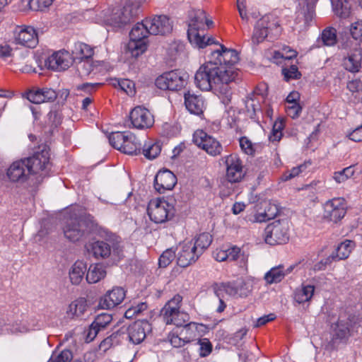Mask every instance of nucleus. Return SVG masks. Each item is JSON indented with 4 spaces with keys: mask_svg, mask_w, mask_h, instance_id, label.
Here are the masks:
<instances>
[{
    "mask_svg": "<svg viewBox=\"0 0 362 362\" xmlns=\"http://www.w3.org/2000/svg\"><path fill=\"white\" fill-rule=\"evenodd\" d=\"M221 49L212 51L209 61L202 65L194 76L197 86L202 90L213 89L222 103L228 105L232 99V84L238 76L233 67L238 60V52L220 45Z\"/></svg>",
    "mask_w": 362,
    "mask_h": 362,
    "instance_id": "nucleus-1",
    "label": "nucleus"
},
{
    "mask_svg": "<svg viewBox=\"0 0 362 362\" xmlns=\"http://www.w3.org/2000/svg\"><path fill=\"white\" fill-rule=\"evenodd\" d=\"M96 224L90 215L70 217L63 226L64 237L70 242L76 243L86 239Z\"/></svg>",
    "mask_w": 362,
    "mask_h": 362,
    "instance_id": "nucleus-2",
    "label": "nucleus"
},
{
    "mask_svg": "<svg viewBox=\"0 0 362 362\" xmlns=\"http://www.w3.org/2000/svg\"><path fill=\"white\" fill-rule=\"evenodd\" d=\"M281 33V28L278 16L273 13L265 15L256 23L252 36V42L257 45L267 37L274 38Z\"/></svg>",
    "mask_w": 362,
    "mask_h": 362,
    "instance_id": "nucleus-3",
    "label": "nucleus"
},
{
    "mask_svg": "<svg viewBox=\"0 0 362 362\" xmlns=\"http://www.w3.org/2000/svg\"><path fill=\"white\" fill-rule=\"evenodd\" d=\"M148 34L150 33L145 20L132 28L129 33L130 40L127 46L132 57H137L146 50Z\"/></svg>",
    "mask_w": 362,
    "mask_h": 362,
    "instance_id": "nucleus-4",
    "label": "nucleus"
},
{
    "mask_svg": "<svg viewBox=\"0 0 362 362\" xmlns=\"http://www.w3.org/2000/svg\"><path fill=\"white\" fill-rule=\"evenodd\" d=\"M213 21L207 19L206 13L203 10H197L191 15V20L187 30V37L192 45H203L199 31L204 30L205 28H210Z\"/></svg>",
    "mask_w": 362,
    "mask_h": 362,
    "instance_id": "nucleus-5",
    "label": "nucleus"
},
{
    "mask_svg": "<svg viewBox=\"0 0 362 362\" xmlns=\"http://www.w3.org/2000/svg\"><path fill=\"white\" fill-rule=\"evenodd\" d=\"M288 228L286 219L276 220L267 225L264 229L266 243L271 245L286 243L289 239Z\"/></svg>",
    "mask_w": 362,
    "mask_h": 362,
    "instance_id": "nucleus-6",
    "label": "nucleus"
},
{
    "mask_svg": "<svg viewBox=\"0 0 362 362\" xmlns=\"http://www.w3.org/2000/svg\"><path fill=\"white\" fill-rule=\"evenodd\" d=\"M174 207L164 199H155L149 202L147 213L151 221L157 223H164L174 216Z\"/></svg>",
    "mask_w": 362,
    "mask_h": 362,
    "instance_id": "nucleus-7",
    "label": "nucleus"
},
{
    "mask_svg": "<svg viewBox=\"0 0 362 362\" xmlns=\"http://www.w3.org/2000/svg\"><path fill=\"white\" fill-rule=\"evenodd\" d=\"M187 76L178 71H171L158 76L155 82L156 86L161 90L177 91L181 90L187 84Z\"/></svg>",
    "mask_w": 362,
    "mask_h": 362,
    "instance_id": "nucleus-8",
    "label": "nucleus"
},
{
    "mask_svg": "<svg viewBox=\"0 0 362 362\" xmlns=\"http://www.w3.org/2000/svg\"><path fill=\"white\" fill-rule=\"evenodd\" d=\"M140 2L138 0H125L121 8L112 14L111 20L118 26L133 21L138 16Z\"/></svg>",
    "mask_w": 362,
    "mask_h": 362,
    "instance_id": "nucleus-9",
    "label": "nucleus"
},
{
    "mask_svg": "<svg viewBox=\"0 0 362 362\" xmlns=\"http://www.w3.org/2000/svg\"><path fill=\"white\" fill-rule=\"evenodd\" d=\"M192 141L196 146L212 156H219L223 151V146L221 143L202 129H197L194 132Z\"/></svg>",
    "mask_w": 362,
    "mask_h": 362,
    "instance_id": "nucleus-10",
    "label": "nucleus"
},
{
    "mask_svg": "<svg viewBox=\"0 0 362 362\" xmlns=\"http://www.w3.org/2000/svg\"><path fill=\"white\" fill-rule=\"evenodd\" d=\"M89 251L97 258L105 259L108 257L112 251L117 255L122 251L120 241L118 237L104 240H97L90 245Z\"/></svg>",
    "mask_w": 362,
    "mask_h": 362,
    "instance_id": "nucleus-11",
    "label": "nucleus"
},
{
    "mask_svg": "<svg viewBox=\"0 0 362 362\" xmlns=\"http://www.w3.org/2000/svg\"><path fill=\"white\" fill-rule=\"evenodd\" d=\"M154 124V116L147 108L136 106L129 113V127L137 129L151 128Z\"/></svg>",
    "mask_w": 362,
    "mask_h": 362,
    "instance_id": "nucleus-12",
    "label": "nucleus"
},
{
    "mask_svg": "<svg viewBox=\"0 0 362 362\" xmlns=\"http://www.w3.org/2000/svg\"><path fill=\"white\" fill-rule=\"evenodd\" d=\"M25 160L30 174L41 173L40 176L47 175V170L50 165L48 151L42 150L41 152H36L32 157L25 158Z\"/></svg>",
    "mask_w": 362,
    "mask_h": 362,
    "instance_id": "nucleus-13",
    "label": "nucleus"
},
{
    "mask_svg": "<svg viewBox=\"0 0 362 362\" xmlns=\"http://www.w3.org/2000/svg\"><path fill=\"white\" fill-rule=\"evenodd\" d=\"M177 263L183 268L194 264L201 256L193 245V241L183 242L177 247Z\"/></svg>",
    "mask_w": 362,
    "mask_h": 362,
    "instance_id": "nucleus-14",
    "label": "nucleus"
},
{
    "mask_svg": "<svg viewBox=\"0 0 362 362\" xmlns=\"http://www.w3.org/2000/svg\"><path fill=\"white\" fill-rule=\"evenodd\" d=\"M346 209V202L344 198H334L325 203L324 216L329 221L337 223L344 217Z\"/></svg>",
    "mask_w": 362,
    "mask_h": 362,
    "instance_id": "nucleus-15",
    "label": "nucleus"
},
{
    "mask_svg": "<svg viewBox=\"0 0 362 362\" xmlns=\"http://www.w3.org/2000/svg\"><path fill=\"white\" fill-rule=\"evenodd\" d=\"M145 22L151 35H165L173 30L172 22L168 16L164 15L146 18Z\"/></svg>",
    "mask_w": 362,
    "mask_h": 362,
    "instance_id": "nucleus-16",
    "label": "nucleus"
},
{
    "mask_svg": "<svg viewBox=\"0 0 362 362\" xmlns=\"http://www.w3.org/2000/svg\"><path fill=\"white\" fill-rule=\"evenodd\" d=\"M151 329V327L148 321H136L126 329L127 339L133 344H139L144 340L146 333Z\"/></svg>",
    "mask_w": 362,
    "mask_h": 362,
    "instance_id": "nucleus-17",
    "label": "nucleus"
},
{
    "mask_svg": "<svg viewBox=\"0 0 362 362\" xmlns=\"http://www.w3.org/2000/svg\"><path fill=\"white\" fill-rule=\"evenodd\" d=\"M126 296V291L119 286H115L106 292L98 303V307L102 309H111L119 305Z\"/></svg>",
    "mask_w": 362,
    "mask_h": 362,
    "instance_id": "nucleus-18",
    "label": "nucleus"
},
{
    "mask_svg": "<svg viewBox=\"0 0 362 362\" xmlns=\"http://www.w3.org/2000/svg\"><path fill=\"white\" fill-rule=\"evenodd\" d=\"M226 179L228 182H238L245 176L242 160L235 155H230L226 158Z\"/></svg>",
    "mask_w": 362,
    "mask_h": 362,
    "instance_id": "nucleus-19",
    "label": "nucleus"
},
{
    "mask_svg": "<svg viewBox=\"0 0 362 362\" xmlns=\"http://www.w3.org/2000/svg\"><path fill=\"white\" fill-rule=\"evenodd\" d=\"M177 183L176 176L169 170H160L154 179V188L160 194L172 190Z\"/></svg>",
    "mask_w": 362,
    "mask_h": 362,
    "instance_id": "nucleus-20",
    "label": "nucleus"
},
{
    "mask_svg": "<svg viewBox=\"0 0 362 362\" xmlns=\"http://www.w3.org/2000/svg\"><path fill=\"white\" fill-rule=\"evenodd\" d=\"M58 97V93L50 88H33L27 93V98L29 101L35 104L50 103L54 101Z\"/></svg>",
    "mask_w": 362,
    "mask_h": 362,
    "instance_id": "nucleus-21",
    "label": "nucleus"
},
{
    "mask_svg": "<svg viewBox=\"0 0 362 362\" xmlns=\"http://www.w3.org/2000/svg\"><path fill=\"white\" fill-rule=\"evenodd\" d=\"M6 175L11 182H24L30 175L25 158L14 161L8 168Z\"/></svg>",
    "mask_w": 362,
    "mask_h": 362,
    "instance_id": "nucleus-22",
    "label": "nucleus"
},
{
    "mask_svg": "<svg viewBox=\"0 0 362 362\" xmlns=\"http://www.w3.org/2000/svg\"><path fill=\"white\" fill-rule=\"evenodd\" d=\"M44 66L48 69L61 71L69 66V53L59 51L44 60Z\"/></svg>",
    "mask_w": 362,
    "mask_h": 362,
    "instance_id": "nucleus-23",
    "label": "nucleus"
},
{
    "mask_svg": "<svg viewBox=\"0 0 362 362\" xmlns=\"http://www.w3.org/2000/svg\"><path fill=\"white\" fill-rule=\"evenodd\" d=\"M16 41L17 44L28 48H35L38 44L36 30L31 26H23L18 32Z\"/></svg>",
    "mask_w": 362,
    "mask_h": 362,
    "instance_id": "nucleus-24",
    "label": "nucleus"
},
{
    "mask_svg": "<svg viewBox=\"0 0 362 362\" xmlns=\"http://www.w3.org/2000/svg\"><path fill=\"white\" fill-rule=\"evenodd\" d=\"M185 104L192 114L201 115L204 112V102L201 95L191 94L189 92L185 93Z\"/></svg>",
    "mask_w": 362,
    "mask_h": 362,
    "instance_id": "nucleus-25",
    "label": "nucleus"
},
{
    "mask_svg": "<svg viewBox=\"0 0 362 362\" xmlns=\"http://www.w3.org/2000/svg\"><path fill=\"white\" fill-rule=\"evenodd\" d=\"M121 152L129 155H137L141 153V144L139 142L136 136L132 132H127Z\"/></svg>",
    "mask_w": 362,
    "mask_h": 362,
    "instance_id": "nucleus-26",
    "label": "nucleus"
},
{
    "mask_svg": "<svg viewBox=\"0 0 362 362\" xmlns=\"http://www.w3.org/2000/svg\"><path fill=\"white\" fill-rule=\"evenodd\" d=\"M354 247L355 243L354 241L346 240L338 245L330 256L334 257V262L345 259L349 257Z\"/></svg>",
    "mask_w": 362,
    "mask_h": 362,
    "instance_id": "nucleus-27",
    "label": "nucleus"
},
{
    "mask_svg": "<svg viewBox=\"0 0 362 362\" xmlns=\"http://www.w3.org/2000/svg\"><path fill=\"white\" fill-rule=\"evenodd\" d=\"M245 284L240 282H224L225 293L233 297L247 296L249 291L245 288Z\"/></svg>",
    "mask_w": 362,
    "mask_h": 362,
    "instance_id": "nucleus-28",
    "label": "nucleus"
},
{
    "mask_svg": "<svg viewBox=\"0 0 362 362\" xmlns=\"http://www.w3.org/2000/svg\"><path fill=\"white\" fill-rule=\"evenodd\" d=\"M62 122V114L55 105L52 107L47 115L45 121V126L49 128V131L52 133Z\"/></svg>",
    "mask_w": 362,
    "mask_h": 362,
    "instance_id": "nucleus-29",
    "label": "nucleus"
},
{
    "mask_svg": "<svg viewBox=\"0 0 362 362\" xmlns=\"http://www.w3.org/2000/svg\"><path fill=\"white\" fill-rule=\"evenodd\" d=\"M86 271V264L82 261H76L69 270V277L71 283L78 285L83 280Z\"/></svg>",
    "mask_w": 362,
    "mask_h": 362,
    "instance_id": "nucleus-30",
    "label": "nucleus"
},
{
    "mask_svg": "<svg viewBox=\"0 0 362 362\" xmlns=\"http://www.w3.org/2000/svg\"><path fill=\"white\" fill-rule=\"evenodd\" d=\"M315 291V286L313 284L305 285L302 284L300 288H297L294 293L295 300L300 304L305 302H309Z\"/></svg>",
    "mask_w": 362,
    "mask_h": 362,
    "instance_id": "nucleus-31",
    "label": "nucleus"
},
{
    "mask_svg": "<svg viewBox=\"0 0 362 362\" xmlns=\"http://www.w3.org/2000/svg\"><path fill=\"white\" fill-rule=\"evenodd\" d=\"M334 14L341 18H347L351 14V4L348 0H331Z\"/></svg>",
    "mask_w": 362,
    "mask_h": 362,
    "instance_id": "nucleus-32",
    "label": "nucleus"
},
{
    "mask_svg": "<svg viewBox=\"0 0 362 362\" xmlns=\"http://www.w3.org/2000/svg\"><path fill=\"white\" fill-rule=\"evenodd\" d=\"M86 281L95 284L103 279L106 274L104 267L100 264H91L86 271Z\"/></svg>",
    "mask_w": 362,
    "mask_h": 362,
    "instance_id": "nucleus-33",
    "label": "nucleus"
},
{
    "mask_svg": "<svg viewBox=\"0 0 362 362\" xmlns=\"http://www.w3.org/2000/svg\"><path fill=\"white\" fill-rule=\"evenodd\" d=\"M74 59L80 60L89 59L93 55V49L83 42H76L72 49Z\"/></svg>",
    "mask_w": 362,
    "mask_h": 362,
    "instance_id": "nucleus-34",
    "label": "nucleus"
},
{
    "mask_svg": "<svg viewBox=\"0 0 362 362\" xmlns=\"http://www.w3.org/2000/svg\"><path fill=\"white\" fill-rule=\"evenodd\" d=\"M350 322L348 319L341 320L339 319L335 325L333 340H343L348 338L349 335Z\"/></svg>",
    "mask_w": 362,
    "mask_h": 362,
    "instance_id": "nucleus-35",
    "label": "nucleus"
},
{
    "mask_svg": "<svg viewBox=\"0 0 362 362\" xmlns=\"http://www.w3.org/2000/svg\"><path fill=\"white\" fill-rule=\"evenodd\" d=\"M286 272H284V267L279 265L272 268L264 275V280L267 284H272L281 282L285 277Z\"/></svg>",
    "mask_w": 362,
    "mask_h": 362,
    "instance_id": "nucleus-36",
    "label": "nucleus"
},
{
    "mask_svg": "<svg viewBox=\"0 0 362 362\" xmlns=\"http://www.w3.org/2000/svg\"><path fill=\"white\" fill-rule=\"evenodd\" d=\"M86 307L87 305L83 300H76L71 302L66 310L67 317L74 319L81 317L86 310Z\"/></svg>",
    "mask_w": 362,
    "mask_h": 362,
    "instance_id": "nucleus-37",
    "label": "nucleus"
},
{
    "mask_svg": "<svg viewBox=\"0 0 362 362\" xmlns=\"http://www.w3.org/2000/svg\"><path fill=\"white\" fill-rule=\"evenodd\" d=\"M279 213V206L276 204L269 203L263 213H259L255 216V220L257 222H264L274 218Z\"/></svg>",
    "mask_w": 362,
    "mask_h": 362,
    "instance_id": "nucleus-38",
    "label": "nucleus"
},
{
    "mask_svg": "<svg viewBox=\"0 0 362 362\" xmlns=\"http://www.w3.org/2000/svg\"><path fill=\"white\" fill-rule=\"evenodd\" d=\"M212 242V236L208 233H203L199 235L193 242V245L196 247V250L202 255L204 250L207 249Z\"/></svg>",
    "mask_w": 362,
    "mask_h": 362,
    "instance_id": "nucleus-39",
    "label": "nucleus"
},
{
    "mask_svg": "<svg viewBox=\"0 0 362 362\" xmlns=\"http://www.w3.org/2000/svg\"><path fill=\"white\" fill-rule=\"evenodd\" d=\"M361 57L359 54H351L343 60L344 68L351 72H356L361 67Z\"/></svg>",
    "mask_w": 362,
    "mask_h": 362,
    "instance_id": "nucleus-40",
    "label": "nucleus"
},
{
    "mask_svg": "<svg viewBox=\"0 0 362 362\" xmlns=\"http://www.w3.org/2000/svg\"><path fill=\"white\" fill-rule=\"evenodd\" d=\"M197 324L193 322L185 324L178 329V334L181 335L185 341L188 344L191 342L195 337V332L197 329Z\"/></svg>",
    "mask_w": 362,
    "mask_h": 362,
    "instance_id": "nucleus-41",
    "label": "nucleus"
},
{
    "mask_svg": "<svg viewBox=\"0 0 362 362\" xmlns=\"http://www.w3.org/2000/svg\"><path fill=\"white\" fill-rule=\"evenodd\" d=\"M322 42L325 46H333L337 42V30L332 27L326 28L321 34V40L318 43Z\"/></svg>",
    "mask_w": 362,
    "mask_h": 362,
    "instance_id": "nucleus-42",
    "label": "nucleus"
},
{
    "mask_svg": "<svg viewBox=\"0 0 362 362\" xmlns=\"http://www.w3.org/2000/svg\"><path fill=\"white\" fill-rule=\"evenodd\" d=\"M128 132H112L109 136V142L115 148L121 151L122 147L127 139V133Z\"/></svg>",
    "mask_w": 362,
    "mask_h": 362,
    "instance_id": "nucleus-43",
    "label": "nucleus"
},
{
    "mask_svg": "<svg viewBox=\"0 0 362 362\" xmlns=\"http://www.w3.org/2000/svg\"><path fill=\"white\" fill-rule=\"evenodd\" d=\"M161 148L158 144H151L149 142L145 144L141 148V153L144 156L150 160L156 158L160 153Z\"/></svg>",
    "mask_w": 362,
    "mask_h": 362,
    "instance_id": "nucleus-44",
    "label": "nucleus"
},
{
    "mask_svg": "<svg viewBox=\"0 0 362 362\" xmlns=\"http://www.w3.org/2000/svg\"><path fill=\"white\" fill-rule=\"evenodd\" d=\"M112 321V315L107 313H103L98 315L92 322L95 327L103 330L105 329Z\"/></svg>",
    "mask_w": 362,
    "mask_h": 362,
    "instance_id": "nucleus-45",
    "label": "nucleus"
},
{
    "mask_svg": "<svg viewBox=\"0 0 362 362\" xmlns=\"http://www.w3.org/2000/svg\"><path fill=\"white\" fill-rule=\"evenodd\" d=\"M185 49L184 45L177 41H174L169 44L167 48L168 56L171 60H175L177 57L183 52Z\"/></svg>",
    "mask_w": 362,
    "mask_h": 362,
    "instance_id": "nucleus-46",
    "label": "nucleus"
},
{
    "mask_svg": "<svg viewBox=\"0 0 362 362\" xmlns=\"http://www.w3.org/2000/svg\"><path fill=\"white\" fill-rule=\"evenodd\" d=\"M175 257V250L173 247L165 250L159 257V267L163 268L167 267Z\"/></svg>",
    "mask_w": 362,
    "mask_h": 362,
    "instance_id": "nucleus-47",
    "label": "nucleus"
},
{
    "mask_svg": "<svg viewBox=\"0 0 362 362\" xmlns=\"http://www.w3.org/2000/svg\"><path fill=\"white\" fill-rule=\"evenodd\" d=\"M281 72L286 81L291 79H298L301 76V74L296 65L285 66L282 68Z\"/></svg>",
    "mask_w": 362,
    "mask_h": 362,
    "instance_id": "nucleus-48",
    "label": "nucleus"
},
{
    "mask_svg": "<svg viewBox=\"0 0 362 362\" xmlns=\"http://www.w3.org/2000/svg\"><path fill=\"white\" fill-rule=\"evenodd\" d=\"M354 174L353 166L344 168L342 170L335 172L333 178L337 183L345 182L348 178L352 177Z\"/></svg>",
    "mask_w": 362,
    "mask_h": 362,
    "instance_id": "nucleus-49",
    "label": "nucleus"
},
{
    "mask_svg": "<svg viewBox=\"0 0 362 362\" xmlns=\"http://www.w3.org/2000/svg\"><path fill=\"white\" fill-rule=\"evenodd\" d=\"M72 358V352L69 349H64L57 354L54 353L48 362H70Z\"/></svg>",
    "mask_w": 362,
    "mask_h": 362,
    "instance_id": "nucleus-50",
    "label": "nucleus"
},
{
    "mask_svg": "<svg viewBox=\"0 0 362 362\" xmlns=\"http://www.w3.org/2000/svg\"><path fill=\"white\" fill-rule=\"evenodd\" d=\"M168 341L175 348H180L187 344L185 340L178 334V329L173 330L168 334Z\"/></svg>",
    "mask_w": 362,
    "mask_h": 362,
    "instance_id": "nucleus-51",
    "label": "nucleus"
},
{
    "mask_svg": "<svg viewBox=\"0 0 362 362\" xmlns=\"http://www.w3.org/2000/svg\"><path fill=\"white\" fill-rule=\"evenodd\" d=\"M180 311L177 308L169 307L168 305H164L160 310V316L163 317V321L167 325H171L173 317Z\"/></svg>",
    "mask_w": 362,
    "mask_h": 362,
    "instance_id": "nucleus-52",
    "label": "nucleus"
},
{
    "mask_svg": "<svg viewBox=\"0 0 362 362\" xmlns=\"http://www.w3.org/2000/svg\"><path fill=\"white\" fill-rule=\"evenodd\" d=\"M107 337L111 339L112 346H117L122 344L124 340H127L126 329L122 327Z\"/></svg>",
    "mask_w": 362,
    "mask_h": 362,
    "instance_id": "nucleus-53",
    "label": "nucleus"
},
{
    "mask_svg": "<svg viewBox=\"0 0 362 362\" xmlns=\"http://www.w3.org/2000/svg\"><path fill=\"white\" fill-rule=\"evenodd\" d=\"M197 344L199 345V356L201 357H206L211 353L213 346L208 339H200L197 341Z\"/></svg>",
    "mask_w": 362,
    "mask_h": 362,
    "instance_id": "nucleus-54",
    "label": "nucleus"
},
{
    "mask_svg": "<svg viewBox=\"0 0 362 362\" xmlns=\"http://www.w3.org/2000/svg\"><path fill=\"white\" fill-rule=\"evenodd\" d=\"M240 146L241 150L247 155L253 156L255 150L254 144L246 136H242L239 139Z\"/></svg>",
    "mask_w": 362,
    "mask_h": 362,
    "instance_id": "nucleus-55",
    "label": "nucleus"
},
{
    "mask_svg": "<svg viewBox=\"0 0 362 362\" xmlns=\"http://www.w3.org/2000/svg\"><path fill=\"white\" fill-rule=\"evenodd\" d=\"M54 0H30L29 6L30 8L33 11H44L49 6H50Z\"/></svg>",
    "mask_w": 362,
    "mask_h": 362,
    "instance_id": "nucleus-56",
    "label": "nucleus"
},
{
    "mask_svg": "<svg viewBox=\"0 0 362 362\" xmlns=\"http://www.w3.org/2000/svg\"><path fill=\"white\" fill-rule=\"evenodd\" d=\"M93 70L89 59L81 60L77 66V71L81 76H88Z\"/></svg>",
    "mask_w": 362,
    "mask_h": 362,
    "instance_id": "nucleus-57",
    "label": "nucleus"
},
{
    "mask_svg": "<svg viewBox=\"0 0 362 362\" xmlns=\"http://www.w3.org/2000/svg\"><path fill=\"white\" fill-rule=\"evenodd\" d=\"M350 33L354 40L362 42V21L351 23Z\"/></svg>",
    "mask_w": 362,
    "mask_h": 362,
    "instance_id": "nucleus-58",
    "label": "nucleus"
},
{
    "mask_svg": "<svg viewBox=\"0 0 362 362\" xmlns=\"http://www.w3.org/2000/svg\"><path fill=\"white\" fill-rule=\"evenodd\" d=\"M189 316L187 313L179 311L175 316L173 317L171 325H175L177 327H181L187 323H189Z\"/></svg>",
    "mask_w": 362,
    "mask_h": 362,
    "instance_id": "nucleus-59",
    "label": "nucleus"
},
{
    "mask_svg": "<svg viewBox=\"0 0 362 362\" xmlns=\"http://www.w3.org/2000/svg\"><path fill=\"white\" fill-rule=\"evenodd\" d=\"M286 111L288 115L292 118H297L300 116V114L302 111V107L299 105V103H292L286 105Z\"/></svg>",
    "mask_w": 362,
    "mask_h": 362,
    "instance_id": "nucleus-60",
    "label": "nucleus"
},
{
    "mask_svg": "<svg viewBox=\"0 0 362 362\" xmlns=\"http://www.w3.org/2000/svg\"><path fill=\"white\" fill-rule=\"evenodd\" d=\"M237 8L242 20L247 22L249 21V17L247 13L246 0H237Z\"/></svg>",
    "mask_w": 362,
    "mask_h": 362,
    "instance_id": "nucleus-61",
    "label": "nucleus"
},
{
    "mask_svg": "<svg viewBox=\"0 0 362 362\" xmlns=\"http://www.w3.org/2000/svg\"><path fill=\"white\" fill-rule=\"evenodd\" d=\"M211 288L218 299L223 298V293H225L224 282H214L211 284Z\"/></svg>",
    "mask_w": 362,
    "mask_h": 362,
    "instance_id": "nucleus-62",
    "label": "nucleus"
},
{
    "mask_svg": "<svg viewBox=\"0 0 362 362\" xmlns=\"http://www.w3.org/2000/svg\"><path fill=\"white\" fill-rule=\"evenodd\" d=\"M305 169V165H300L297 167L293 168L290 171H287L284 175V180H288L298 176L303 170Z\"/></svg>",
    "mask_w": 362,
    "mask_h": 362,
    "instance_id": "nucleus-63",
    "label": "nucleus"
},
{
    "mask_svg": "<svg viewBox=\"0 0 362 362\" xmlns=\"http://www.w3.org/2000/svg\"><path fill=\"white\" fill-rule=\"evenodd\" d=\"M119 86L127 94L129 95H134V84L132 81L128 79H124L121 82H119Z\"/></svg>",
    "mask_w": 362,
    "mask_h": 362,
    "instance_id": "nucleus-64",
    "label": "nucleus"
}]
</instances>
